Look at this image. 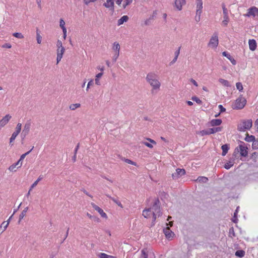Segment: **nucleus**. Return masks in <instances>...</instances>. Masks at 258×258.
Masks as SVG:
<instances>
[{"label": "nucleus", "mask_w": 258, "mask_h": 258, "mask_svg": "<svg viewBox=\"0 0 258 258\" xmlns=\"http://www.w3.org/2000/svg\"><path fill=\"white\" fill-rule=\"evenodd\" d=\"M222 127H216L213 128H210L207 130H204L200 131V134L202 136H204L205 135H209L211 134H213L214 133L221 132L222 131Z\"/></svg>", "instance_id": "obj_5"}, {"label": "nucleus", "mask_w": 258, "mask_h": 258, "mask_svg": "<svg viewBox=\"0 0 258 258\" xmlns=\"http://www.w3.org/2000/svg\"><path fill=\"white\" fill-rule=\"evenodd\" d=\"M233 164L231 162H229L225 164L224 168L226 169H230L232 166Z\"/></svg>", "instance_id": "obj_45"}, {"label": "nucleus", "mask_w": 258, "mask_h": 258, "mask_svg": "<svg viewBox=\"0 0 258 258\" xmlns=\"http://www.w3.org/2000/svg\"><path fill=\"white\" fill-rule=\"evenodd\" d=\"M236 88L239 91H241L243 90V86L240 82H238L236 84Z\"/></svg>", "instance_id": "obj_48"}, {"label": "nucleus", "mask_w": 258, "mask_h": 258, "mask_svg": "<svg viewBox=\"0 0 258 258\" xmlns=\"http://www.w3.org/2000/svg\"><path fill=\"white\" fill-rule=\"evenodd\" d=\"M200 182L206 183L208 181V179L206 177H199L197 179Z\"/></svg>", "instance_id": "obj_37"}, {"label": "nucleus", "mask_w": 258, "mask_h": 258, "mask_svg": "<svg viewBox=\"0 0 258 258\" xmlns=\"http://www.w3.org/2000/svg\"><path fill=\"white\" fill-rule=\"evenodd\" d=\"M218 81L222 85H223L225 87H228L231 86L230 83L226 80L220 78L219 79Z\"/></svg>", "instance_id": "obj_27"}, {"label": "nucleus", "mask_w": 258, "mask_h": 258, "mask_svg": "<svg viewBox=\"0 0 258 258\" xmlns=\"http://www.w3.org/2000/svg\"><path fill=\"white\" fill-rule=\"evenodd\" d=\"M222 55L225 57H226L232 63L233 65H235L236 63V60L234 59L233 57H232L230 54H229L226 51H224L222 52Z\"/></svg>", "instance_id": "obj_19"}, {"label": "nucleus", "mask_w": 258, "mask_h": 258, "mask_svg": "<svg viewBox=\"0 0 258 258\" xmlns=\"http://www.w3.org/2000/svg\"><path fill=\"white\" fill-rule=\"evenodd\" d=\"M97 1V0H84V2L86 5H88L90 3H94Z\"/></svg>", "instance_id": "obj_56"}, {"label": "nucleus", "mask_w": 258, "mask_h": 258, "mask_svg": "<svg viewBox=\"0 0 258 258\" xmlns=\"http://www.w3.org/2000/svg\"><path fill=\"white\" fill-rule=\"evenodd\" d=\"M252 148L253 149H258V138L256 140H254L252 143Z\"/></svg>", "instance_id": "obj_39"}, {"label": "nucleus", "mask_w": 258, "mask_h": 258, "mask_svg": "<svg viewBox=\"0 0 258 258\" xmlns=\"http://www.w3.org/2000/svg\"><path fill=\"white\" fill-rule=\"evenodd\" d=\"M163 232L166 237L168 239H171L175 235L168 227L163 229Z\"/></svg>", "instance_id": "obj_11"}, {"label": "nucleus", "mask_w": 258, "mask_h": 258, "mask_svg": "<svg viewBox=\"0 0 258 258\" xmlns=\"http://www.w3.org/2000/svg\"><path fill=\"white\" fill-rule=\"evenodd\" d=\"M221 149L222 150V155L225 156L227 153L228 150L229 149V147L228 144H224L222 146Z\"/></svg>", "instance_id": "obj_23"}, {"label": "nucleus", "mask_w": 258, "mask_h": 258, "mask_svg": "<svg viewBox=\"0 0 258 258\" xmlns=\"http://www.w3.org/2000/svg\"><path fill=\"white\" fill-rule=\"evenodd\" d=\"M56 46H57V48H61V47H63L62 46V42L60 40H57Z\"/></svg>", "instance_id": "obj_52"}, {"label": "nucleus", "mask_w": 258, "mask_h": 258, "mask_svg": "<svg viewBox=\"0 0 258 258\" xmlns=\"http://www.w3.org/2000/svg\"><path fill=\"white\" fill-rule=\"evenodd\" d=\"M185 174V170L184 169L177 168L176 172L172 174V177L173 179L176 180Z\"/></svg>", "instance_id": "obj_9"}, {"label": "nucleus", "mask_w": 258, "mask_h": 258, "mask_svg": "<svg viewBox=\"0 0 258 258\" xmlns=\"http://www.w3.org/2000/svg\"><path fill=\"white\" fill-rule=\"evenodd\" d=\"M22 161H20V159L16 163H15L16 166H18V168L21 167L22 165Z\"/></svg>", "instance_id": "obj_58"}, {"label": "nucleus", "mask_w": 258, "mask_h": 258, "mask_svg": "<svg viewBox=\"0 0 258 258\" xmlns=\"http://www.w3.org/2000/svg\"><path fill=\"white\" fill-rule=\"evenodd\" d=\"M245 251L243 250H238L235 252V255L239 257H242L244 256Z\"/></svg>", "instance_id": "obj_29"}, {"label": "nucleus", "mask_w": 258, "mask_h": 258, "mask_svg": "<svg viewBox=\"0 0 258 258\" xmlns=\"http://www.w3.org/2000/svg\"><path fill=\"white\" fill-rule=\"evenodd\" d=\"M180 47H179L178 49L175 52V56L177 57L178 56L179 53H180Z\"/></svg>", "instance_id": "obj_60"}, {"label": "nucleus", "mask_w": 258, "mask_h": 258, "mask_svg": "<svg viewBox=\"0 0 258 258\" xmlns=\"http://www.w3.org/2000/svg\"><path fill=\"white\" fill-rule=\"evenodd\" d=\"M222 122L221 119H213L210 121V124L212 126L220 125Z\"/></svg>", "instance_id": "obj_20"}, {"label": "nucleus", "mask_w": 258, "mask_h": 258, "mask_svg": "<svg viewBox=\"0 0 258 258\" xmlns=\"http://www.w3.org/2000/svg\"><path fill=\"white\" fill-rule=\"evenodd\" d=\"M11 47L12 45L10 43H5L2 46V47L7 48H10Z\"/></svg>", "instance_id": "obj_57"}, {"label": "nucleus", "mask_w": 258, "mask_h": 258, "mask_svg": "<svg viewBox=\"0 0 258 258\" xmlns=\"http://www.w3.org/2000/svg\"><path fill=\"white\" fill-rule=\"evenodd\" d=\"M252 125L251 119L244 120L241 123L238 124L237 130L240 132H244L246 130H249Z\"/></svg>", "instance_id": "obj_2"}, {"label": "nucleus", "mask_w": 258, "mask_h": 258, "mask_svg": "<svg viewBox=\"0 0 258 258\" xmlns=\"http://www.w3.org/2000/svg\"><path fill=\"white\" fill-rule=\"evenodd\" d=\"M185 3V0H175L174 5L177 10L181 11L182 9V6L184 5Z\"/></svg>", "instance_id": "obj_13"}, {"label": "nucleus", "mask_w": 258, "mask_h": 258, "mask_svg": "<svg viewBox=\"0 0 258 258\" xmlns=\"http://www.w3.org/2000/svg\"><path fill=\"white\" fill-rule=\"evenodd\" d=\"M125 3L122 6L123 9H125L127 6L131 4L132 3L133 0H125Z\"/></svg>", "instance_id": "obj_50"}, {"label": "nucleus", "mask_w": 258, "mask_h": 258, "mask_svg": "<svg viewBox=\"0 0 258 258\" xmlns=\"http://www.w3.org/2000/svg\"><path fill=\"white\" fill-rule=\"evenodd\" d=\"M147 82L152 87L153 90L159 89L161 84L158 81V76L154 73H149L146 77Z\"/></svg>", "instance_id": "obj_1"}, {"label": "nucleus", "mask_w": 258, "mask_h": 258, "mask_svg": "<svg viewBox=\"0 0 258 258\" xmlns=\"http://www.w3.org/2000/svg\"><path fill=\"white\" fill-rule=\"evenodd\" d=\"M197 9L202 10L203 9V2L202 0H197Z\"/></svg>", "instance_id": "obj_30"}, {"label": "nucleus", "mask_w": 258, "mask_h": 258, "mask_svg": "<svg viewBox=\"0 0 258 258\" xmlns=\"http://www.w3.org/2000/svg\"><path fill=\"white\" fill-rule=\"evenodd\" d=\"M255 140V137L253 135H249L248 133L246 134V137L244 139V140L248 142H253V141Z\"/></svg>", "instance_id": "obj_24"}, {"label": "nucleus", "mask_w": 258, "mask_h": 258, "mask_svg": "<svg viewBox=\"0 0 258 258\" xmlns=\"http://www.w3.org/2000/svg\"><path fill=\"white\" fill-rule=\"evenodd\" d=\"M177 57H176V56H174V58L173 59V60L170 62L169 64L170 65H172L173 64V63H174L176 60H177Z\"/></svg>", "instance_id": "obj_62"}, {"label": "nucleus", "mask_w": 258, "mask_h": 258, "mask_svg": "<svg viewBox=\"0 0 258 258\" xmlns=\"http://www.w3.org/2000/svg\"><path fill=\"white\" fill-rule=\"evenodd\" d=\"M143 144L150 148H153V145L150 143H149L148 142H143Z\"/></svg>", "instance_id": "obj_59"}, {"label": "nucleus", "mask_w": 258, "mask_h": 258, "mask_svg": "<svg viewBox=\"0 0 258 258\" xmlns=\"http://www.w3.org/2000/svg\"><path fill=\"white\" fill-rule=\"evenodd\" d=\"M202 10H197V9L196 15H198V16L200 17L201 14L202 13Z\"/></svg>", "instance_id": "obj_64"}, {"label": "nucleus", "mask_w": 258, "mask_h": 258, "mask_svg": "<svg viewBox=\"0 0 258 258\" xmlns=\"http://www.w3.org/2000/svg\"><path fill=\"white\" fill-rule=\"evenodd\" d=\"M122 160L124 161L125 162H126L128 164H130L135 166H137V163L133 161H132L130 159H125V158H122Z\"/></svg>", "instance_id": "obj_40"}, {"label": "nucleus", "mask_w": 258, "mask_h": 258, "mask_svg": "<svg viewBox=\"0 0 258 258\" xmlns=\"http://www.w3.org/2000/svg\"><path fill=\"white\" fill-rule=\"evenodd\" d=\"M42 177H41V176H39L38 177V178L32 184L31 186V189H32L33 188H34L35 186L37 185V184H38V182L41 180L42 179Z\"/></svg>", "instance_id": "obj_46"}, {"label": "nucleus", "mask_w": 258, "mask_h": 258, "mask_svg": "<svg viewBox=\"0 0 258 258\" xmlns=\"http://www.w3.org/2000/svg\"><path fill=\"white\" fill-rule=\"evenodd\" d=\"M224 20L222 21V24L226 26L228 25V23L229 21V18L228 16H223Z\"/></svg>", "instance_id": "obj_31"}, {"label": "nucleus", "mask_w": 258, "mask_h": 258, "mask_svg": "<svg viewBox=\"0 0 258 258\" xmlns=\"http://www.w3.org/2000/svg\"><path fill=\"white\" fill-rule=\"evenodd\" d=\"M251 158L254 162H256L258 158V153L256 152H253L251 155Z\"/></svg>", "instance_id": "obj_35"}, {"label": "nucleus", "mask_w": 258, "mask_h": 258, "mask_svg": "<svg viewBox=\"0 0 258 258\" xmlns=\"http://www.w3.org/2000/svg\"><path fill=\"white\" fill-rule=\"evenodd\" d=\"M222 8L223 10V13L224 16H228V10L226 8V6L224 3L222 4Z\"/></svg>", "instance_id": "obj_32"}, {"label": "nucleus", "mask_w": 258, "mask_h": 258, "mask_svg": "<svg viewBox=\"0 0 258 258\" xmlns=\"http://www.w3.org/2000/svg\"><path fill=\"white\" fill-rule=\"evenodd\" d=\"M92 220H93L95 222H100V219L99 218L96 217V216H93V218L92 219Z\"/></svg>", "instance_id": "obj_63"}, {"label": "nucleus", "mask_w": 258, "mask_h": 258, "mask_svg": "<svg viewBox=\"0 0 258 258\" xmlns=\"http://www.w3.org/2000/svg\"><path fill=\"white\" fill-rule=\"evenodd\" d=\"M246 103V99L240 95L236 100L234 104L233 105V109H241L245 105Z\"/></svg>", "instance_id": "obj_3"}, {"label": "nucleus", "mask_w": 258, "mask_h": 258, "mask_svg": "<svg viewBox=\"0 0 258 258\" xmlns=\"http://www.w3.org/2000/svg\"><path fill=\"white\" fill-rule=\"evenodd\" d=\"M12 118V116L10 114H7L1 120V123L3 124V126H4L5 125H6L8 122L9 121L10 119Z\"/></svg>", "instance_id": "obj_18"}, {"label": "nucleus", "mask_w": 258, "mask_h": 258, "mask_svg": "<svg viewBox=\"0 0 258 258\" xmlns=\"http://www.w3.org/2000/svg\"><path fill=\"white\" fill-rule=\"evenodd\" d=\"M190 82L191 83H192L195 86H198L197 82L194 79H190Z\"/></svg>", "instance_id": "obj_61"}, {"label": "nucleus", "mask_w": 258, "mask_h": 258, "mask_svg": "<svg viewBox=\"0 0 258 258\" xmlns=\"http://www.w3.org/2000/svg\"><path fill=\"white\" fill-rule=\"evenodd\" d=\"M59 23H60L59 26H60V28L62 29V30L67 29L64 26L65 22L62 19H61L60 20Z\"/></svg>", "instance_id": "obj_47"}, {"label": "nucleus", "mask_w": 258, "mask_h": 258, "mask_svg": "<svg viewBox=\"0 0 258 258\" xmlns=\"http://www.w3.org/2000/svg\"><path fill=\"white\" fill-rule=\"evenodd\" d=\"M13 35L18 38L22 39L24 38V36L21 33L15 32L13 34Z\"/></svg>", "instance_id": "obj_42"}, {"label": "nucleus", "mask_w": 258, "mask_h": 258, "mask_svg": "<svg viewBox=\"0 0 258 258\" xmlns=\"http://www.w3.org/2000/svg\"><path fill=\"white\" fill-rule=\"evenodd\" d=\"M65 48L64 47H61L60 48H57V57H56V61L57 63L60 61L62 57L63 54L64 52Z\"/></svg>", "instance_id": "obj_12"}, {"label": "nucleus", "mask_w": 258, "mask_h": 258, "mask_svg": "<svg viewBox=\"0 0 258 258\" xmlns=\"http://www.w3.org/2000/svg\"><path fill=\"white\" fill-rule=\"evenodd\" d=\"M247 13L244 14V16L246 17H249L252 16L254 17L255 16L258 17V8L255 7H252L247 10Z\"/></svg>", "instance_id": "obj_8"}, {"label": "nucleus", "mask_w": 258, "mask_h": 258, "mask_svg": "<svg viewBox=\"0 0 258 258\" xmlns=\"http://www.w3.org/2000/svg\"><path fill=\"white\" fill-rule=\"evenodd\" d=\"M239 207H237L236 210H235L234 213V216H233V217L232 218V221L234 222V223H237V221H238V219H237V211H238V209Z\"/></svg>", "instance_id": "obj_34"}, {"label": "nucleus", "mask_w": 258, "mask_h": 258, "mask_svg": "<svg viewBox=\"0 0 258 258\" xmlns=\"http://www.w3.org/2000/svg\"><path fill=\"white\" fill-rule=\"evenodd\" d=\"M13 216V214H12V215H11V216L9 218L8 220L7 221V223H6V222L4 221L2 223L0 226V235L7 229L9 224L10 221Z\"/></svg>", "instance_id": "obj_16"}, {"label": "nucleus", "mask_w": 258, "mask_h": 258, "mask_svg": "<svg viewBox=\"0 0 258 258\" xmlns=\"http://www.w3.org/2000/svg\"><path fill=\"white\" fill-rule=\"evenodd\" d=\"M37 42L38 44H40L41 43V39L42 37L38 33V30H37Z\"/></svg>", "instance_id": "obj_49"}, {"label": "nucleus", "mask_w": 258, "mask_h": 258, "mask_svg": "<svg viewBox=\"0 0 258 258\" xmlns=\"http://www.w3.org/2000/svg\"><path fill=\"white\" fill-rule=\"evenodd\" d=\"M249 47L250 50L254 51L256 48V42L254 39H249L248 41Z\"/></svg>", "instance_id": "obj_17"}, {"label": "nucleus", "mask_w": 258, "mask_h": 258, "mask_svg": "<svg viewBox=\"0 0 258 258\" xmlns=\"http://www.w3.org/2000/svg\"><path fill=\"white\" fill-rule=\"evenodd\" d=\"M119 53H118V52L115 53L112 58V60L113 61V62H115L116 61L118 57L119 56Z\"/></svg>", "instance_id": "obj_54"}, {"label": "nucleus", "mask_w": 258, "mask_h": 258, "mask_svg": "<svg viewBox=\"0 0 258 258\" xmlns=\"http://www.w3.org/2000/svg\"><path fill=\"white\" fill-rule=\"evenodd\" d=\"M22 124L20 123H18L16 127L15 132L19 134L21 131Z\"/></svg>", "instance_id": "obj_44"}, {"label": "nucleus", "mask_w": 258, "mask_h": 258, "mask_svg": "<svg viewBox=\"0 0 258 258\" xmlns=\"http://www.w3.org/2000/svg\"><path fill=\"white\" fill-rule=\"evenodd\" d=\"M218 37L217 33L215 32L214 33L212 37L211 38L210 41L208 43V45L212 48H216L218 45Z\"/></svg>", "instance_id": "obj_7"}, {"label": "nucleus", "mask_w": 258, "mask_h": 258, "mask_svg": "<svg viewBox=\"0 0 258 258\" xmlns=\"http://www.w3.org/2000/svg\"><path fill=\"white\" fill-rule=\"evenodd\" d=\"M120 48V45L118 42H115L113 43L112 49L115 51L116 53L118 52V53H119Z\"/></svg>", "instance_id": "obj_25"}, {"label": "nucleus", "mask_w": 258, "mask_h": 258, "mask_svg": "<svg viewBox=\"0 0 258 258\" xmlns=\"http://www.w3.org/2000/svg\"><path fill=\"white\" fill-rule=\"evenodd\" d=\"M91 205L92 206L93 208L101 215V216L103 218H106L107 217V215L102 209H101L99 207L96 205L94 203H91Z\"/></svg>", "instance_id": "obj_15"}, {"label": "nucleus", "mask_w": 258, "mask_h": 258, "mask_svg": "<svg viewBox=\"0 0 258 258\" xmlns=\"http://www.w3.org/2000/svg\"><path fill=\"white\" fill-rule=\"evenodd\" d=\"M103 6L109 9L111 11L114 12V4L113 0H107L106 3L103 4Z\"/></svg>", "instance_id": "obj_14"}, {"label": "nucleus", "mask_w": 258, "mask_h": 258, "mask_svg": "<svg viewBox=\"0 0 258 258\" xmlns=\"http://www.w3.org/2000/svg\"><path fill=\"white\" fill-rule=\"evenodd\" d=\"M128 20V17L126 15L123 16L121 18H120L117 21V25L118 26L121 25L123 24V23L126 22Z\"/></svg>", "instance_id": "obj_21"}, {"label": "nucleus", "mask_w": 258, "mask_h": 258, "mask_svg": "<svg viewBox=\"0 0 258 258\" xmlns=\"http://www.w3.org/2000/svg\"><path fill=\"white\" fill-rule=\"evenodd\" d=\"M152 214L157 215V216L159 217L161 216L162 213L161 212L160 201L159 199H156L154 203V204L151 208Z\"/></svg>", "instance_id": "obj_6"}, {"label": "nucleus", "mask_w": 258, "mask_h": 258, "mask_svg": "<svg viewBox=\"0 0 258 258\" xmlns=\"http://www.w3.org/2000/svg\"><path fill=\"white\" fill-rule=\"evenodd\" d=\"M93 84V80H91L88 83V85H87V88H86V91H88L89 90V88H90V87Z\"/></svg>", "instance_id": "obj_55"}, {"label": "nucleus", "mask_w": 258, "mask_h": 258, "mask_svg": "<svg viewBox=\"0 0 258 258\" xmlns=\"http://www.w3.org/2000/svg\"><path fill=\"white\" fill-rule=\"evenodd\" d=\"M18 135V133L14 132L10 139V143H11L12 142H13L15 140L16 138Z\"/></svg>", "instance_id": "obj_38"}, {"label": "nucleus", "mask_w": 258, "mask_h": 258, "mask_svg": "<svg viewBox=\"0 0 258 258\" xmlns=\"http://www.w3.org/2000/svg\"><path fill=\"white\" fill-rule=\"evenodd\" d=\"M218 107L220 109V113H222L226 111V109L222 105H219Z\"/></svg>", "instance_id": "obj_53"}, {"label": "nucleus", "mask_w": 258, "mask_h": 258, "mask_svg": "<svg viewBox=\"0 0 258 258\" xmlns=\"http://www.w3.org/2000/svg\"><path fill=\"white\" fill-rule=\"evenodd\" d=\"M80 106L81 104L80 103L72 104L70 106V109L72 110H74Z\"/></svg>", "instance_id": "obj_33"}, {"label": "nucleus", "mask_w": 258, "mask_h": 258, "mask_svg": "<svg viewBox=\"0 0 258 258\" xmlns=\"http://www.w3.org/2000/svg\"><path fill=\"white\" fill-rule=\"evenodd\" d=\"M28 210V207H27L21 212V213L20 214V215L19 216V221H18L19 223H20L21 221L23 219L24 217L26 215V214Z\"/></svg>", "instance_id": "obj_26"}, {"label": "nucleus", "mask_w": 258, "mask_h": 258, "mask_svg": "<svg viewBox=\"0 0 258 258\" xmlns=\"http://www.w3.org/2000/svg\"><path fill=\"white\" fill-rule=\"evenodd\" d=\"M152 214L151 208L145 209L143 212V215L146 218H149Z\"/></svg>", "instance_id": "obj_22"}, {"label": "nucleus", "mask_w": 258, "mask_h": 258, "mask_svg": "<svg viewBox=\"0 0 258 258\" xmlns=\"http://www.w3.org/2000/svg\"><path fill=\"white\" fill-rule=\"evenodd\" d=\"M31 124V122L30 120H27L26 123L25 124L24 128L22 133V135H23L24 137L28 134L30 131Z\"/></svg>", "instance_id": "obj_10"}, {"label": "nucleus", "mask_w": 258, "mask_h": 258, "mask_svg": "<svg viewBox=\"0 0 258 258\" xmlns=\"http://www.w3.org/2000/svg\"><path fill=\"white\" fill-rule=\"evenodd\" d=\"M16 166V165L14 163L9 167V169L11 171H16L15 168Z\"/></svg>", "instance_id": "obj_51"}, {"label": "nucleus", "mask_w": 258, "mask_h": 258, "mask_svg": "<svg viewBox=\"0 0 258 258\" xmlns=\"http://www.w3.org/2000/svg\"><path fill=\"white\" fill-rule=\"evenodd\" d=\"M141 252H142V253H141L140 258H148V255L146 251V249H143Z\"/></svg>", "instance_id": "obj_36"}, {"label": "nucleus", "mask_w": 258, "mask_h": 258, "mask_svg": "<svg viewBox=\"0 0 258 258\" xmlns=\"http://www.w3.org/2000/svg\"><path fill=\"white\" fill-rule=\"evenodd\" d=\"M192 100L196 102L199 104H202V101L197 97L193 96L191 98Z\"/></svg>", "instance_id": "obj_43"}, {"label": "nucleus", "mask_w": 258, "mask_h": 258, "mask_svg": "<svg viewBox=\"0 0 258 258\" xmlns=\"http://www.w3.org/2000/svg\"><path fill=\"white\" fill-rule=\"evenodd\" d=\"M241 144L239 145L238 147H237L234 151V153L236 152H240V156L242 157H246L248 155V148L247 147H245L243 145H244V143L243 142H240Z\"/></svg>", "instance_id": "obj_4"}, {"label": "nucleus", "mask_w": 258, "mask_h": 258, "mask_svg": "<svg viewBox=\"0 0 258 258\" xmlns=\"http://www.w3.org/2000/svg\"><path fill=\"white\" fill-rule=\"evenodd\" d=\"M99 257L100 258H112L113 256L107 255L106 253H100L99 254Z\"/></svg>", "instance_id": "obj_41"}, {"label": "nucleus", "mask_w": 258, "mask_h": 258, "mask_svg": "<svg viewBox=\"0 0 258 258\" xmlns=\"http://www.w3.org/2000/svg\"><path fill=\"white\" fill-rule=\"evenodd\" d=\"M106 196L109 198V199H111L115 204H116L119 207H121V208H122V205L121 204V203L119 201H118L117 200H116V199L114 198H112L110 196H109V195H106Z\"/></svg>", "instance_id": "obj_28"}]
</instances>
